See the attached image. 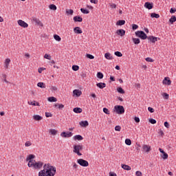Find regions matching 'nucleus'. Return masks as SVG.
I'll return each instance as SVG.
<instances>
[{"label": "nucleus", "mask_w": 176, "mask_h": 176, "mask_svg": "<svg viewBox=\"0 0 176 176\" xmlns=\"http://www.w3.org/2000/svg\"><path fill=\"white\" fill-rule=\"evenodd\" d=\"M97 87H99V89H104L107 87V84L105 82H98L96 84Z\"/></svg>", "instance_id": "20"}, {"label": "nucleus", "mask_w": 176, "mask_h": 176, "mask_svg": "<svg viewBox=\"0 0 176 176\" xmlns=\"http://www.w3.org/2000/svg\"><path fill=\"white\" fill-rule=\"evenodd\" d=\"M151 17H153L155 19H159V17H160V15H159V14H156L153 12V13H151Z\"/></svg>", "instance_id": "36"}, {"label": "nucleus", "mask_w": 176, "mask_h": 176, "mask_svg": "<svg viewBox=\"0 0 176 176\" xmlns=\"http://www.w3.org/2000/svg\"><path fill=\"white\" fill-rule=\"evenodd\" d=\"M176 12V9L175 8H170V13L173 14V13H175Z\"/></svg>", "instance_id": "62"}, {"label": "nucleus", "mask_w": 176, "mask_h": 176, "mask_svg": "<svg viewBox=\"0 0 176 176\" xmlns=\"http://www.w3.org/2000/svg\"><path fill=\"white\" fill-rule=\"evenodd\" d=\"M80 11L84 14H89L90 13V11H89L87 9L85 8H80Z\"/></svg>", "instance_id": "34"}, {"label": "nucleus", "mask_w": 176, "mask_h": 176, "mask_svg": "<svg viewBox=\"0 0 176 176\" xmlns=\"http://www.w3.org/2000/svg\"><path fill=\"white\" fill-rule=\"evenodd\" d=\"M73 94L76 97H80V96H82V91L79 89H74L73 91Z\"/></svg>", "instance_id": "13"}, {"label": "nucleus", "mask_w": 176, "mask_h": 176, "mask_svg": "<svg viewBox=\"0 0 176 176\" xmlns=\"http://www.w3.org/2000/svg\"><path fill=\"white\" fill-rule=\"evenodd\" d=\"M148 112H151V113H153L155 112V109L151 107H148Z\"/></svg>", "instance_id": "54"}, {"label": "nucleus", "mask_w": 176, "mask_h": 176, "mask_svg": "<svg viewBox=\"0 0 176 176\" xmlns=\"http://www.w3.org/2000/svg\"><path fill=\"white\" fill-rule=\"evenodd\" d=\"M36 161H35V160H30L29 162H28V167L34 168V166H35V163H36Z\"/></svg>", "instance_id": "17"}, {"label": "nucleus", "mask_w": 176, "mask_h": 176, "mask_svg": "<svg viewBox=\"0 0 176 176\" xmlns=\"http://www.w3.org/2000/svg\"><path fill=\"white\" fill-rule=\"evenodd\" d=\"M121 167L124 170H126V171H130V170H131V167L129 165H126V164H122Z\"/></svg>", "instance_id": "22"}, {"label": "nucleus", "mask_w": 176, "mask_h": 176, "mask_svg": "<svg viewBox=\"0 0 176 176\" xmlns=\"http://www.w3.org/2000/svg\"><path fill=\"white\" fill-rule=\"evenodd\" d=\"M132 41L133 43H135V45H139V43H141V41L140 40V38H133Z\"/></svg>", "instance_id": "29"}, {"label": "nucleus", "mask_w": 176, "mask_h": 176, "mask_svg": "<svg viewBox=\"0 0 176 176\" xmlns=\"http://www.w3.org/2000/svg\"><path fill=\"white\" fill-rule=\"evenodd\" d=\"M134 120H135V122H136V123H140V118L135 117Z\"/></svg>", "instance_id": "63"}, {"label": "nucleus", "mask_w": 176, "mask_h": 176, "mask_svg": "<svg viewBox=\"0 0 176 176\" xmlns=\"http://www.w3.org/2000/svg\"><path fill=\"white\" fill-rule=\"evenodd\" d=\"M77 163L82 167H87L89 166V162L83 159L77 160Z\"/></svg>", "instance_id": "5"}, {"label": "nucleus", "mask_w": 176, "mask_h": 176, "mask_svg": "<svg viewBox=\"0 0 176 176\" xmlns=\"http://www.w3.org/2000/svg\"><path fill=\"white\" fill-rule=\"evenodd\" d=\"M144 6L146 8V9H148V10H151V9L153 8V6L152 5V3L149 2L145 3Z\"/></svg>", "instance_id": "26"}, {"label": "nucleus", "mask_w": 176, "mask_h": 176, "mask_svg": "<svg viewBox=\"0 0 176 176\" xmlns=\"http://www.w3.org/2000/svg\"><path fill=\"white\" fill-rule=\"evenodd\" d=\"M169 21L171 24H173V23H175L176 21L175 16H173L172 17H170V19H169Z\"/></svg>", "instance_id": "37"}, {"label": "nucleus", "mask_w": 176, "mask_h": 176, "mask_svg": "<svg viewBox=\"0 0 176 176\" xmlns=\"http://www.w3.org/2000/svg\"><path fill=\"white\" fill-rule=\"evenodd\" d=\"M114 111L118 115H122L124 113V107L123 106L117 105L114 107Z\"/></svg>", "instance_id": "3"}, {"label": "nucleus", "mask_w": 176, "mask_h": 176, "mask_svg": "<svg viewBox=\"0 0 176 176\" xmlns=\"http://www.w3.org/2000/svg\"><path fill=\"white\" fill-rule=\"evenodd\" d=\"M164 126L166 127V129H170V124L168 123V122H165L164 123Z\"/></svg>", "instance_id": "53"}, {"label": "nucleus", "mask_w": 176, "mask_h": 176, "mask_svg": "<svg viewBox=\"0 0 176 176\" xmlns=\"http://www.w3.org/2000/svg\"><path fill=\"white\" fill-rule=\"evenodd\" d=\"M42 167H43V162H36V163H34V170H38L39 168H42Z\"/></svg>", "instance_id": "7"}, {"label": "nucleus", "mask_w": 176, "mask_h": 176, "mask_svg": "<svg viewBox=\"0 0 176 176\" xmlns=\"http://www.w3.org/2000/svg\"><path fill=\"white\" fill-rule=\"evenodd\" d=\"M147 39H148V41H149L152 43H155V42H157V38L153 36H148Z\"/></svg>", "instance_id": "11"}, {"label": "nucleus", "mask_w": 176, "mask_h": 176, "mask_svg": "<svg viewBox=\"0 0 176 176\" xmlns=\"http://www.w3.org/2000/svg\"><path fill=\"white\" fill-rule=\"evenodd\" d=\"M146 61H148V63H153V59H152V58L147 57L146 58Z\"/></svg>", "instance_id": "55"}, {"label": "nucleus", "mask_w": 176, "mask_h": 176, "mask_svg": "<svg viewBox=\"0 0 176 176\" xmlns=\"http://www.w3.org/2000/svg\"><path fill=\"white\" fill-rule=\"evenodd\" d=\"M109 6H110V7L112 9H116V4H115V3H110Z\"/></svg>", "instance_id": "58"}, {"label": "nucleus", "mask_w": 176, "mask_h": 176, "mask_svg": "<svg viewBox=\"0 0 176 176\" xmlns=\"http://www.w3.org/2000/svg\"><path fill=\"white\" fill-rule=\"evenodd\" d=\"M82 108L80 107H75L74 109H73V111L75 113H82Z\"/></svg>", "instance_id": "25"}, {"label": "nucleus", "mask_w": 176, "mask_h": 176, "mask_svg": "<svg viewBox=\"0 0 176 176\" xmlns=\"http://www.w3.org/2000/svg\"><path fill=\"white\" fill-rule=\"evenodd\" d=\"M49 133H50V134H51V135H57V130L50 129L49 130Z\"/></svg>", "instance_id": "28"}, {"label": "nucleus", "mask_w": 176, "mask_h": 176, "mask_svg": "<svg viewBox=\"0 0 176 176\" xmlns=\"http://www.w3.org/2000/svg\"><path fill=\"white\" fill-rule=\"evenodd\" d=\"M32 21L33 23H35V24H37L38 25H39L40 27H43V23H42V22H41V21L39 20V19H37L36 17L32 18Z\"/></svg>", "instance_id": "9"}, {"label": "nucleus", "mask_w": 176, "mask_h": 176, "mask_svg": "<svg viewBox=\"0 0 176 176\" xmlns=\"http://www.w3.org/2000/svg\"><path fill=\"white\" fill-rule=\"evenodd\" d=\"M97 78H98L99 79H102V78H104V74L102 72H98L97 73Z\"/></svg>", "instance_id": "40"}, {"label": "nucleus", "mask_w": 176, "mask_h": 176, "mask_svg": "<svg viewBox=\"0 0 176 176\" xmlns=\"http://www.w3.org/2000/svg\"><path fill=\"white\" fill-rule=\"evenodd\" d=\"M48 101L50 102H56L57 101V98H56L55 97H53V96L49 97L48 98Z\"/></svg>", "instance_id": "32"}, {"label": "nucleus", "mask_w": 176, "mask_h": 176, "mask_svg": "<svg viewBox=\"0 0 176 176\" xmlns=\"http://www.w3.org/2000/svg\"><path fill=\"white\" fill-rule=\"evenodd\" d=\"M50 9H51V10H57V6L54 4H51L50 5Z\"/></svg>", "instance_id": "39"}, {"label": "nucleus", "mask_w": 176, "mask_h": 176, "mask_svg": "<svg viewBox=\"0 0 176 176\" xmlns=\"http://www.w3.org/2000/svg\"><path fill=\"white\" fill-rule=\"evenodd\" d=\"M149 122L151 123V124H156V120L155 119L151 118L149 120Z\"/></svg>", "instance_id": "51"}, {"label": "nucleus", "mask_w": 176, "mask_h": 176, "mask_svg": "<svg viewBox=\"0 0 176 176\" xmlns=\"http://www.w3.org/2000/svg\"><path fill=\"white\" fill-rule=\"evenodd\" d=\"M17 23H18L19 25H20L21 27H23V28H28V23H25V21H24L21 19L18 20Z\"/></svg>", "instance_id": "6"}, {"label": "nucleus", "mask_w": 176, "mask_h": 176, "mask_svg": "<svg viewBox=\"0 0 176 176\" xmlns=\"http://www.w3.org/2000/svg\"><path fill=\"white\" fill-rule=\"evenodd\" d=\"M115 56H117V57H122L123 54H122V52L117 51L114 52Z\"/></svg>", "instance_id": "43"}, {"label": "nucleus", "mask_w": 176, "mask_h": 176, "mask_svg": "<svg viewBox=\"0 0 176 176\" xmlns=\"http://www.w3.org/2000/svg\"><path fill=\"white\" fill-rule=\"evenodd\" d=\"M162 159H164V160H166V159H168V154H167L166 152L162 153Z\"/></svg>", "instance_id": "42"}, {"label": "nucleus", "mask_w": 176, "mask_h": 176, "mask_svg": "<svg viewBox=\"0 0 176 176\" xmlns=\"http://www.w3.org/2000/svg\"><path fill=\"white\" fill-rule=\"evenodd\" d=\"M124 24H126V21L124 20H119L116 23L117 25H124Z\"/></svg>", "instance_id": "31"}, {"label": "nucleus", "mask_w": 176, "mask_h": 176, "mask_svg": "<svg viewBox=\"0 0 176 176\" xmlns=\"http://www.w3.org/2000/svg\"><path fill=\"white\" fill-rule=\"evenodd\" d=\"M33 119L34 120H42V116H39V115H34L33 116Z\"/></svg>", "instance_id": "33"}, {"label": "nucleus", "mask_w": 176, "mask_h": 176, "mask_svg": "<svg viewBox=\"0 0 176 176\" xmlns=\"http://www.w3.org/2000/svg\"><path fill=\"white\" fill-rule=\"evenodd\" d=\"M114 130L116 131H120L122 130V127L119 125L115 126Z\"/></svg>", "instance_id": "46"}, {"label": "nucleus", "mask_w": 176, "mask_h": 176, "mask_svg": "<svg viewBox=\"0 0 176 176\" xmlns=\"http://www.w3.org/2000/svg\"><path fill=\"white\" fill-rule=\"evenodd\" d=\"M56 175V167L50 164H45L43 170L38 173V176H54Z\"/></svg>", "instance_id": "1"}, {"label": "nucleus", "mask_w": 176, "mask_h": 176, "mask_svg": "<svg viewBox=\"0 0 176 176\" xmlns=\"http://www.w3.org/2000/svg\"><path fill=\"white\" fill-rule=\"evenodd\" d=\"M74 34H82V32H83V31H82V29H80V28L76 27L74 28Z\"/></svg>", "instance_id": "19"}, {"label": "nucleus", "mask_w": 176, "mask_h": 176, "mask_svg": "<svg viewBox=\"0 0 176 176\" xmlns=\"http://www.w3.org/2000/svg\"><path fill=\"white\" fill-rule=\"evenodd\" d=\"M54 108H57L58 109H63L64 104L56 103L54 104Z\"/></svg>", "instance_id": "27"}, {"label": "nucleus", "mask_w": 176, "mask_h": 176, "mask_svg": "<svg viewBox=\"0 0 176 176\" xmlns=\"http://www.w3.org/2000/svg\"><path fill=\"white\" fill-rule=\"evenodd\" d=\"M117 91H118L120 94H124V90L122 87L118 88Z\"/></svg>", "instance_id": "41"}, {"label": "nucleus", "mask_w": 176, "mask_h": 176, "mask_svg": "<svg viewBox=\"0 0 176 176\" xmlns=\"http://www.w3.org/2000/svg\"><path fill=\"white\" fill-rule=\"evenodd\" d=\"M54 38L55 41H57L58 42H60L61 41V37H60V36H58L57 34H54Z\"/></svg>", "instance_id": "38"}, {"label": "nucleus", "mask_w": 176, "mask_h": 176, "mask_svg": "<svg viewBox=\"0 0 176 176\" xmlns=\"http://www.w3.org/2000/svg\"><path fill=\"white\" fill-rule=\"evenodd\" d=\"M74 21L76 23H82L83 21V19L80 16H76L73 19Z\"/></svg>", "instance_id": "15"}, {"label": "nucleus", "mask_w": 176, "mask_h": 176, "mask_svg": "<svg viewBox=\"0 0 176 176\" xmlns=\"http://www.w3.org/2000/svg\"><path fill=\"white\" fill-rule=\"evenodd\" d=\"M125 144L126 145H131V140L130 139H126Z\"/></svg>", "instance_id": "47"}, {"label": "nucleus", "mask_w": 176, "mask_h": 176, "mask_svg": "<svg viewBox=\"0 0 176 176\" xmlns=\"http://www.w3.org/2000/svg\"><path fill=\"white\" fill-rule=\"evenodd\" d=\"M103 112L104 113H106V115H109V110H108V109H107V108H103Z\"/></svg>", "instance_id": "49"}, {"label": "nucleus", "mask_w": 176, "mask_h": 176, "mask_svg": "<svg viewBox=\"0 0 176 176\" xmlns=\"http://www.w3.org/2000/svg\"><path fill=\"white\" fill-rule=\"evenodd\" d=\"M58 89L56 86L51 87V91H52V93H56V91H57Z\"/></svg>", "instance_id": "44"}, {"label": "nucleus", "mask_w": 176, "mask_h": 176, "mask_svg": "<svg viewBox=\"0 0 176 176\" xmlns=\"http://www.w3.org/2000/svg\"><path fill=\"white\" fill-rule=\"evenodd\" d=\"M162 82L164 85H167V86H170V85H171V80L168 79V77H165Z\"/></svg>", "instance_id": "14"}, {"label": "nucleus", "mask_w": 176, "mask_h": 176, "mask_svg": "<svg viewBox=\"0 0 176 176\" xmlns=\"http://www.w3.org/2000/svg\"><path fill=\"white\" fill-rule=\"evenodd\" d=\"M86 57L87 58H89V60H94V56H93V55H91L90 54H86Z\"/></svg>", "instance_id": "45"}, {"label": "nucleus", "mask_w": 176, "mask_h": 176, "mask_svg": "<svg viewBox=\"0 0 176 176\" xmlns=\"http://www.w3.org/2000/svg\"><path fill=\"white\" fill-rule=\"evenodd\" d=\"M45 116L46 118H52V116H53V114H52V113H45Z\"/></svg>", "instance_id": "57"}, {"label": "nucleus", "mask_w": 176, "mask_h": 176, "mask_svg": "<svg viewBox=\"0 0 176 176\" xmlns=\"http://www.w3.org/2000/svg\"><path fill=\"white\" fill-rule=\"evenodd\" d=\"M44 58H46L47 60H52V56H50V55L45 54L44 55Z\"/></svg>", "instance_id": "48"}, {"label": "nucleus", "mask_w": 176, "mask_h": 176, "mask_svg": "<svg viewBox=\"0 0 176 176\" xmlns=\"http://www.w3.org/2000/svg\"><path fill=\"white\" fill-rule=\"evenodd\" d=\"M117 35H120V36H124L126 34V31L123 29H120L116 31Z\"/></svg>", "instance_id": "12"}, {"label": "nucleus", "mask_w": 176, "mask_h": 176, "mask_svg": "<svg viewBox=\"0 0 176 176\" xmlns=\"http://www.w3.org/2000/svg\"><path fill=\"white\" fill-rule=\"evenodd\" d=\"M82 149H83V146L80 144L74 145L73 152L74 153H76L78 156H82V153H80V151H82Z\"/></svg>", "instance_id": "2"}, {"label": "nucleus", "mask_w": 176, "mask_h": 176, "mask_svg": "<svg viewBox=\"0 0 176 176\" xmlns=\"http://www.w3.org/2000/svg\"><path fill=\"white\" fill-rule=\"evenodd\" d=\"M9 64H10V58H6L4 61V68H6V69L9 68Z\"/></svg>", "instance_id": "16"}, {"label": "nucleus", "mask_w": 176, "mask_h": 176, "mask_svg": "<svg viewBox=\"0 0 176 176\" xmlns=\"http://www.w3.org/2000/svg\"><path fill=\"white\" fill-rule=\"evenodd\" d=\"M162 96L165 100H168V94L167 93H164Z\"/></svg>", "instance_id": "52"}, {"label": "nucleus", "mask_w": 176, "mask_h": 176, "mask_svg": "<svg viewBox=\"0 0 176 176\" xmlns=\"http://www.w3.org/2000/svg\"><path fill=\"white\" fill-rule=\"evenodd\" d=\"M104 57L105 58H107V60H112L113 58V57L109 52L104 54Z\"/></svg>", "instance_id": "24"}, {"label": "nucleus", "mask_w": 176, "mask_h": 176, "mask_svg": "<svg viewBox=\"0 0 176 176\" xmlns=\"http://www.w3.org/2000/svg\"><path fill=\"white\" fill-rule=\"evenodd\" d=\"M67 14H74V10H68L66 11Z\"/></svg>", "instance_id": "56"}, {"label": "nucleus", "mask_w": 176, "mask_h": 176, "mask_svg": "<svg viewBox=\"0 0 176 176\" xmlns=\"http://www.w3.org/2000/svg\"><path fill=\"white\" fill-rule=\"evenodd\" d=\"M79 124L81 126V127H87V126H89V122L87 120L81 121L79 122Z\"/></svg>", "instance_id": "18"}, {"label": "nucleus", "mask_w": 176, "mask_h": 176, "mask_svg": "<svg viewBox=\"0 0 176 176\" xmlns=\"http://www.w3.org/2000/svg\"><path fill=\"white\" fill-rule=\"evenodd\" d=\"M83 140V137L80 135H76L74 136V141H82Z\"/></svg>", "instance_id": "21"}, {"label": "nucleus", "mask_w": 176, "mask_h": 176, "mask_svg": "<svg viewBox=\"0 0 176 176\" xmlns=\"http://www.w3.org/2000/svg\"><path fill=\"white\" fill-rule=\"evenodd\" d=\"M29 105H33V107H39V102L34 100L33 102H28Z\"/></svg>", "instance_id": "23"}, {"label": "nucleus", "mask_w": 176, "mask_h": 176, "mask_svg": "<svg viewBox=\"0 0 176 176\" xmlns=\"http://www.w3.org/2000/svg\"><path fill=\"white\" fill-rule=\"evenodd\" d=\"M142 151L144 152H146V153H148V152H151V146L147 144H143Z\"/></svg>", "instance_id": "10"}, {"label": "nucleus", "mask_w": 176, "mask_h": 176, "mask_svg": "<svg viewBox=\"0 0 176 176\" xmlns=\"http://www.w3.org/2000/svg\"><path fill=\"white\" fill-rule=\"evenodd\" d=\"M32 144L31 142L28 141L25 143V146H31Z\"/></svg>", "instance_id": "59"}, {"label": "nucleus", "mask_w": 176, "mask_h": 176, "mask_svg": "<svg viewBox=\"0 0 176 176\" xmlns=\"http://www.w3.org/2000/svg\"><path fill=\"white\" fill-rule=\"evenodd\" d=\"M109 176H118V175H116V173H115L113 172H110L109 173Z\"/></svg>", "instance_id": "64"}, {"label": "nucleus", "mask_w": 176, "mask_h": 176, "mask_svg": "<svg viewBox=\"0 0 176 176\" xmlns=\"http://www.w3.org/2000/svg\"><path fill=\"white\" fill-rule=\"evenodd\" d=\"M60 135L63 138H69L70 137H72V132H62Z\"/></svg>", "instance_id": "8"}, {"label": "nucleus", "mask_w": 176, "mask_h": 176, "mask_svg": "<svg viewBox=\"0 0 176 176\" xmlns=\"http://www.w3.org/2000/svg\"><path fill=\"white\" fill-rule=\"evenodd\" d=\"M135 175L136 176H141V175H142V173H141V171H140V170H138V171L135 172Z\"/></svg>", "instance_id": "60"}, {"label": "nucleus", "mask_w": 176, "mask_h": 176, "mask_svg": "<svg viewBox=\"0 0 176 176\" xmlns=\"http://www.w3.org/2000/svg\"><path fill=\"white\" fill-rule=\"evenodd\" d=\"M132 29L134 30H138V26L136 24H133L132 25Z\"/></svg>", "instance_id": "61"}, {"label": "nucleus", "mask_w": 176, "mask_h": 176, "mask_svg": "<svg viewBox=\"0 0 176 176\" xmlns=\"http://www.w3.org/2000/svg\"><path fill=\"white\" fill-rule=\"evenodd\" d=\"M73 71H78L79 69V66L78 65H73L72 66Z\"/></svg>", "instance_id": "50"}, {"label": "nucleus", "mask_w": 176, "mask_h": 176, "mask_svg": "<svg viewBox=\"0 0 176 176\" xmlns=\"http://www.w3.org/2000/svg\"><path fill=\"white\" fill-rule=\"evenodd\" d=\"M32 159H35V156L32 154H30L27 157L26 162H30V160H33Z\"/></svg>", "instance_id": "30"}, {"label": "nucleus", "mask_w": 176, "mask_h": 176, "mask_svg": "<svg viewBox=\"0 0 176 176\" xmlns=\"http://www.w3.org/2000/svg\"><path fill=\"white\" fill-rule=\"evenodd\" d=\"M37 86L38 87H41V89H45L46 87L43 82H38Z\"/></svg>", "instance_id": "35"}, {"label": "nucleus", "mask_w": 176, "mask_h": 176, "mask_svg": "<svg viewBox=\"0 0 176 176\" xmlns=\"http://www.w3.org/2000/svg\"><path fill=\"white\" fill-rule=\"evenodd\" d=\"M136 36H138V38H140V39H143L145 40L148 38V36H146V34H145V32H144V31H137L135 32Z\"/></svg>", "instance_id": "4"}]
</instances>
